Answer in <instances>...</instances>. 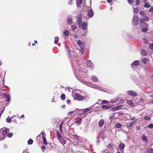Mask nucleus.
<instances>
[{"label":"nucleus","instance_id":"obj_1","mask_svg":"<svg viewBox=\"0 0 153 153\" xmlns=\"http://www.w3.org/2000/svg\"><path fill=\"white\" fill-rule=\"evenodd\" d=\"M87 85L90 86L94 88L97 89V90L102 91L103 90V88L99 86H97L95 85L92 84L90 82H87L85 84Z\"/></svg>","mask_w":153,"mask_h":153},{"label":"nucleus","instance_id":"obj_2","mask_svg":"<svg viewBox=\"0 0 153 153\" xmlns=\"http://www.w3.org/2000/svg\"><path fill=\"white\" fill-rule=\"evenodd\" d=\"M45 134V133L44 131H42L41 133L39 134V135H38L37 137V138L38 139L40 137H42L43 139V142L44 143L45 145H47V143L46 140V139L45 137H44V134Z\"/></svg>","mask_w":153,"mask_h":153},{"label":"nucleus","instance_id":"obj_3","mask_svg":"<svg viewBox=\"0 0 153 153\" xmlns=\"http://www.w3.org/2000/svg\"><path fill=\"white\" fill-rule=\"evenodd\" d=\"M138 16L137 15H134L132 21V24L134 25H137L138 22Z\"/></svg>","mask_w":153,"mask_h":153},{"label":"nucleus","instance_id":"obj_4","mask_svg":"<svg viewBox=\"0 0 153 153\" xmlns=\"http://www.w3.org/2000/svg\"><path fill=\"white\" fill-rule=\"evenodd\" d=\"M127 93L129 95L131 96L136 97L137 96V92L132 90L127 91Z\"/></svg>","mask_w":153,"mask_h":153},{"label":"nucleus","instance_id":"obj_5","mask_svg":"<svg viewBox=\"0 0 153 153\" xmlns=\"http://www.w3.org/2000/svg\"><path fill=\"white\" fill-rule=\"evenodd\" d=\"M74 99L82 101L83 100L84 97L78 94H76L74 96Z\"/></svg>","mask_w":153,"mask_h":153},{"label":"nucleus","instance_id":"obj_6","mask_svg":"<svg viewBox=\"0 0 153 153\" xmlns=\"http://www.w3.org/2000/svg\"><path fill=\"white\" fill-rule=\"evenodd\" d=\"M94 14V13L91 8H90L88 10V15L89 18L92 17Z\"/></svg>","mask_w":153,"mask_h":153},{"label":"nucleus","instance_id":"obj_7","mask_svg":"<svg viewBox=\"0 0 153 153\" xmlns=\"http://www.w3.org/2000/svg\"><path fill=\"white\" fill-rule=\"evenodd\" d=\"M94 105H93L88 108H87L84 109L83 111H82V114H84L86 113L87 111H89L92 110H94L93 109V107Z\"/></svg>","mask_w":153,"mask_h":153},{"label":"nucleus","instance_id":"obj_8","mask_svg":"<svg viewBox=\"0 0 153 153\" xmlns=\"http://www.w3.org/2000/svg\"><path fill=\"white\" fill-rule=\"evenodd\" d=\"M86 65L91 68H94V64L90 60H88L86 62Z\"/></svg>","mask_w":153,"mask_h":153},{"label":"nucleus","instance_id":"obj_9","mask_svg":"<svg viewBox=\"0 0 153 153\" xmlns=\"http://www.w3.org/2000/svg\"><path fill=\"white\" fill-rule=\"evenodd\" d=\"M87 23L85 22H83L81 25V27L83 30H86L87 29Z\"/></svg>","mask_w":153,"mask_h":153},{"label":"nucleus","instance_id":"obj_10","mask_svg":"<svg viewBox=\"0 0 153 153\" xmlns=\"http://www.w3.org/2000/svg\"><path fill=\"white\" fill-rule=\"evenodd\" d=\"M137 120L135 119L133 122H130L129 123L127 124V128H129L132 127L133 124L135 123Z\"/></svg>","mask_w":153,"mask_h":153},{"label":"nucleus","instance_id":"obj_11","mask_svg":"<svg viewBox=\"0 0 153 153\" xmlns=\"http://www.w3.org/2000/svg\"><path fill=\"white\" fill-rule=\"evenodd\" d=\"M144 18H141L140 20V22L141 23H143L145 22L148 21L149 20V18L148 17L145 16Z\"/></svg>","mask_w":153,"mask_h":153},{"label":"nucleus","instance_id":"obj_12","mask_svg":"<svg viewBox=\"0 0 153 153\" xmlns=\"http://www.w3.org/2000/svg\"><path fill=\"white\" fill-rule=\"evenodd\" d=\"M77 44L80 47L81 50H82V48L83 47L84 42L81 41V40H79L77 42Z\"/></svg>","mask_w":153,"mask_h":153},{"label":"nucleus","instance_id":"obj_13","mask_svg":"<svg viewBox=\"0 0 153 153\" xmlns=\"http://www.w3.org/2000/svg\"><path fill=\"white\" fill-rule=\"evenodd\" d=\"M104 123V120L102 119H101L98 122V126L100 127H101L103 126Z\"/></svg>","mask_w":153,"mask_h":153},{"label":"nucleus","instance_id":"obj_14","mask_svg":"<svg viewBox=\"0 0 153 153\" xmlns=\"http://www.w3.org/2000/svg\"><path fill=\"white\" fill-rule=\"evenodd\" d=\"M139 61L138 60H136L134 61L132 64H131V66L132 67L134 68H133V65L135 66H137L139 64Z\"/></svg>","mask_w":153,"mask_h":153},{"label":"nucleus","instance_id":"obj_15","mask_svg":"<svg viewBox=\"0 0 153 153\" xmlns=\"http://www.w3.org/2000/svg\"><path fill=\"white\" fill-rule=\"evenodd\" d=\"M4 97L6 101H7L10 100V97L8 94H4Z\"/></svg>","mask_w":153,"mask_h":153},{"label":"nucleus","instance_id":"obj_16","mask_svg":"<svg viewBox=\"0 0 153 153\" xmlns=\"http://www.w3.org/2000/svg\"><path fill=\"white\" fill-rule=\"evenodd\" d=\"M91 79L92 80L95 82H97L99 80L97 77L94 75L92 76Z\"/></svg>","mask_w":153,"mask_h":153},{"label":"nucleus","instance_id":"obj_17","mask_svg":"<svg viewBox=\"0 0 153 153\" xmlns=\"http://www.w3.org/2000/svg\"><path fill=\"white\" fill-rule=\"evenodd\" d=\"M82 17L81 15H79L78 17V24L79 26L81 25V24L82 22Z\"/></svg>","mask_w":153,"mask_h":153},{"label":"nucleus","instance_id":"obj_18","mask_svg":"<svg viewBox=\"0 0 153 153\" xmlns=\"http://www.w3.org/2000/svg\"><path fill=\"white\" fill-rule=\"evenodd\" d=\"M125 147V144L123 143H120L118 146L119 149L122 150Z\"/></svg>","mask_w":153,"mask_h":153},{"label":"nucleus","instance_id":"obj_19","mask_svg":"<svg viewBox=\"0 0 153 153\" xmlns=\"http://www.w3.org/2000/svg\"><path fill=\"white\" fill-rule=\"evenodd\" d=\"M82 120L80 117H78L76 121V123L78 125H80L82 122Z\"/></svg>","mask_w":153,"mask_h":153},{"label":"nucleus","instance_id":"obj_20","mask_svg":"<svg viewBox=\"0 0 153 153\" xmlns=\"http://www.w3.org/2000/svg\"><path fill=\"white\" fill-rule=\"evenodd\" d=\"M9 131V129H6L4 130L2 133H1L2 135H3L4 136H6V134L7 132H8Z\"/></svg>","mask_w":153,"mask_h":153},{"label":"nucleus","instance_id":"obj_21","mask_svg":"<svg viewBox=\"0 0 153 153\" xmlns=\"http://www.w3.org/2000/svg\"><path fill=\"white\" fill-rule=\"evenodd\" d=\"M59 141L62 144H65L66 143V141L63 138H60L59 139Z\"/></svg>","mask_w":153,"mask_h":153},{"label":"nucleus","instance_id":"obj_22","mask_svg":"<svg viewBox=\"0 0 153 153\" xmlns=\"http://www.w3.org/2000/svg\"><path fill=\"white\" fill-rule=\"evenodd\" d=\"M127 103L131 107H133L134 106V104L133 102L131 100H127Z\"/></svg>","mask_w":153,"mask_h":153},{"label":"nucleus","instance_id":"obj_23","mask_svg":"<svg viewBox=\"0 0 153 153\" xmlns=\"http://www.w3.org/2000/svg\"><path fill=\"white\" fill-rule=\"evenodd\" d=\"M119 99V97H117L114 99H112L111 100V102L112 103H114L117 101Z\"/></svg>","mask_w":153,"mask_h":153},{"label":"nucleus","instance_id":"obj_24","mask_svg":"<svg viewBox=\"0 0 153 153\" xmlns=\"http://www.w3.org/2000/svg\"><path fill=\"white\" fill-rule=\"evenodd\" d=\"M142 62L144 64H146L149 62V60L146 58H143L142 59Z\"/></svg>","mask_w":153,"mask_h":153},{"label":"nucleus","instance_id":"obj_25","mask_svg":"<svg viewBox=\"0 0 153 153\" xmlns=\"http://www.w3.org/2000/svg\"><path fill=\"white\" fill-rule=\"evenodd\" d=\"M82 0H76L77 5L78 7L79 6L82 4Z\"/></svg>","mask_w":153,"mask_h":153},{"label":"nucleus","instance_id":"obj_26","mask_svg":"<svg viewBox=\"0 0 153 153\" xmlns=\"http://www.w3.org/2000/svg\"><path fill=\"white\" fill-rule=\"evenodd\" d=\"M141 54L143 56H145L147 53L146 51L144 49H142L141 51Z\"/></svg>","mask_w":153,"mask_h":153},{"label":"nucleus","instance_id":"obj_27","mask_svg":"<svg viewBox=\"0 0 153 153\" xmlns=\"http://www.w3.org/2000/svg\"><path fill=\"white\" fill-rule=\"evenodd\" d=\"M142 139L143 141L147 142L148 139L147 137L145 135H143L142 136Z\"/></svg>","mask_w":153,"mask_h":153},{"label":"nucleus","instance_id":"obj_28","mask_svg":"<svg viewBox=\"0 0 153 153\" xmlns=\"http://www.w3.org/2000/svg\"><path fill=\"white\" fill-rule=\"evenodd\" d=\"M73 22V21L72 19L70 18H68L67 20V23L69 24H71Z\"/></svg>","mask_w":153,"mask_h":153},{"label":"nucleus","instance_id":"obj_29","mask_svg":"<svg viewBox=\"0 0 153 153\" xmlns=\"http://www.w3.org/2000/svg\"><path fill=\"white\" fill-rule=\"evenodd\" d=\"M102 108L105 109H108L110 108V107L107 105H102Z\"/></svg>","mask_w":153,"mask_h":153},{"label":"nucleus","instance_id":"obj_30","mask_svg":"<svg viewBox=\"0 0 153 153\" xmlns=\"http://www.w3.org/2000/svg\"><path fill=\"white\" fill-rule=\"evenodd\" d=\"M64 35L66 36H68L69 35V33L68 30H65L63 32Z\"/></svg>","mask_w":153,"mask_h":153},{"label":"nucleus","instance_id":"obj_31","mask_svg":"<svg viewBox=\"0 0 153 153\" xmlns=\"http://www.w3.org/2000/svg\"><path fill=\"white\" fill-rule=\"evenodd\" d=\"M140 14L141 15L143 16H146V14L145 12L143 11H141L140 12Z\"/></svg>","mask_w":153,"mask_h":153},{"label":"nucleus","instance_id":"obj_32","mask_svg":"<svg viewBox=\"0 0 153 153\" xmlns=\"http://www.w3.org/2000/svg\"><path fill=\"white\" fill-rule=\"evenodd\" d=\"M33 142V140L31 139H29L28 141V144L29 145L32 144Z\"/></svg>","mask_w":153,"mask_h":153},{"label":"nucleus","instance_id":"obj_33","mask_svg":"<svg viewBox=\"0 0 153 153\" xmlns=\"http://www.w3.org/2000/svg\"><path fill=\"white\" fill-rule=\"evenodd\" d=\"M9 116H8V117L6 119V121L8 123H10L11 122V118L9 117Z\"/></svg>","mask_w":153,"mask_h":153},{"label":"nucleus","instance_id":"obj_34","mask_svg":"<svg viewBox=\"0 0 153 153\" xmlns=\"http://www.w3.org/2000/svg\"><path fill=\"white\" fill-rule=\"evenodd\" d=\"M61 98L62 100H64L65 98V95L64 94H62L61 96Z\"/></svg>","mask_w":153,"mask_h":153},{"label":"nucleus","instance_id":"obj_35","mask_svg":"<svg viewBox=\"0 0 153 153\" xmlns=\"http://www.w3.org/2000/svg\"><path fill=\"white\" fill-rule=\"evenodd\" d=\"M150 7V5L148 4V3H145L144 4V7L146 8H149Z\"/></svg>","mask_w":153,"mask_h":153},{"label":"nucleus","instance_id":"obj_36","mask_svg":"<svg viewBox=\"0 0 153 153\" xmlns=\"http://www.w3.org/2000/svg\"><path fill=\"white\" fill-rule=\"evenodd\" d=\"M59 40V38L58 37L56 36L55 37L54 39V42L55 43H56L58 42Z\"/></svg>","mask_w":153,"mask_h":153},{"label":"nucleus","instance_id":"obj_37","mask_svg":"<svg viewBox=\"0 0 153 153\" xmlns=\"http://www.w3.org/2000/svg\"><path fill=\"white\" fill-rule=\"evenodd\" d=\"M148 29L144 27L141 30L143 32H146L147 31Z\"/></svg>","mask_w":153,"mask_h":153},{"label":"nucleus","instance_id":"obj_38","mask_svg":"<svg viewBox=\"0 0 153 153\" xmlns=\"http://www.w3.org/2000/svg\"><path fill=\"white\" fill-rule=\"evenodd\" d=\"M121 125L119 123H118L115 125L116 127L117 128H120L121 127Z\"/></svg>","mask_w":153,"mask_h":153},{"label":"nucleus","instance_id":"obj_39","mask_svg":"<svg viewBox=\"0 0 153 153\" xmlns=\"http://www.w3.org/2000/svg\"><path fill=\"white\" fill-rule=\"evenodd\" d=\"M144 119L145 120H146L149 121L150 120V117L148 116H145L144 117Z\"/></svg>","mask_w":153,"mask_h":153},{"label":"nucleus","instance_id":"obj_40","mask_svg":"<svg viewBox=\"0 0 153 153\" xmlns=\"http://www.w3.org/2000/svg\"><path fill=\"white\" fill-rule=\"evenodd\" d=\"M111 110L112 111H115L118 110V109L117 107H116L115 108H112Z\"/></svg>","mask_w":153,"mask_h":153},{"label":"nucleus","instance_id":"obj_41","mask_svg":"<svg viewBox=\"0 0 153 153\" xmlns=\"http://www.w3.org/2000/svg\"><path fill=\"white\" fill-rule=\"evenodd\" d=\"M73 136L75 139L77 140H78L79 139V136L76 135H74Z\"/></svg>","mask_w":153,"mask_h":153},{"label":"nucleus","instance_id":"obj_42","mask_svg":"<svg viewBox=\"0 0 153 153\" xmlns=\"http://www.w3.org/2000/svg\"><path fill=\"white\" fill-rule=\"evenodd\" d=\"M108 103V101H107L105 100H103L102 101L101 103L102 104H104L105 103Z\"/></svg>","mask_w":153,"mask_h":153},{"label":"nucleus","instance_id":"obj_43","mask_svg":"<svg viewBox=\"0 0 153 153\" xmlns=\"http://www.w3.org/2000/svg\"><path fill=\"white\" fill-rule=\"evenodd\" d=\"M71 27L72 28V29L74 30L77 28L76 27L75 25H72L71 26Z\"/></svg>","mask_w":153,"mask_h":153},{"label":"nucleus","instance_id":"obj_44","mask_svg":"<svg viewBox=\"0 0 153 153\" xmlns=\"http://www.w3.org/2000/svg\"><path fill=\"white\" fill-rule=\"evenodd\" d=\"M150 48L153 51V43H151L150 45Z\"/></svg>","mask_w":153,"mask_h":153},{"label":"nucleus","instance_id":"obj_45","mask_svg":"<svg viewBox=\"0 0 153 153\" xmlns=\"http://www.w3.org/2000/svg\"><path fill=\"white\" fill-rule=\"evenodd\" d=\"M148 127L149 128H153V124H150L148 126Z\"/></svg>","mask_w":153,"mask_h":153},{"label":"nucleus","instance_id":"obj_46","mask_svg":"<svg viewBox=\"0 0 153 153\" xmlns=\"http://www.w3.org/2000/svg\"><path fill=\"white\" fill-rule=\"evenodd\" d=\"M57 137H58V139H60V138H61V136L60 135V134L59 133H58L57 134Z\"/></svg>","mask_w":153,"mask_h":153},{"label":"nucleus","instance_id":"obj_47","mask_svg":"<svg viewBox=\"0 0 153 153\" xmlns=\"http://www.w3.org/2000/svg\"><path fill=\"white\" fill-rule=\"evenodd\" d=\"M129 4H131L133 3V0H127Z\"/></svg>","mask_w":153,"mask_h":153},{"label":"nucleus","instance_id":"obj_48","mask_svg":"<svg viewBox=\"0 0 153 153\" xmlns=\"http://www.w3.org/2000/svg\"><path fill=\"white\" fill-rule=\"evenodd\" d=\"M149 11L152 12H153V6L151 7L149 10Z\"/></svg>","mask_w":153,"mask_h":153},{"label":"nucleus","instance_id":"obj_49","mask_svg":"<svg viewBox=\"0 0 153 153\" xmlns=\"http://www.w3.org/2000/svg\"><path fill=\"white\" fill-rule=\"evenodd\" d=\"M144 101V100L142 98H141L140 99L139 101H138L139 102H143Z\"/></svg>","mask_w":153,"mask_h":153},{"label":"nucleus","instance_id":"obj_50","mask_svg":"<svg viewBox=\"0 0 153 153\" xmlns=\"http://www.w3.org/2000/svg\"><path fill=\"white\" fill-rule=\"evenodd\" d=\"M138 9L137 8H134V12L136 13L138 12Z\"/></svg>","mask_w":153,"mask_h":153},{"label":"nucleus","instance_id":"obj_51","mask_svg":"<svg viewBox=\"0 0 153 153\" xmlns=\"http://www.w3.org/2000/svg\"><path fill=\"white\" fill-rule=\"evenodd\" d=\"M13 135V134L12 133H9L8 134V137H12V136Z\"/></svg>","mask_w":153,"mask_h":153},{"label":"nucleus","instance_id":"obj_52","mask_svg":"<svg viewBox=\"0 0 153 153\" xmlns=\"http://www.w3.org/2000/svg\"><path fill=\"white\" fill-rule=\"evenodd\" d=\"M41 149L43 152L44 151V150L45 149V146H42L41 147Z\"/></svg>","mask_w":153,"mask_h":153},{"label":"nucleus","instance_id":"obj_53","mask_svg":"<svg viewBox=\"0 0 153 153\" xmlns=\"http://www.w3.org/2000/svg\"><path fill=\"white\" fill-rule=\"evenodd\" d=\"M124 102V100H121L120 101V104H123V103Z\"/></svg>","mask_w":153,"mask_h":153},{"label":"nucleus","instance_id":"obj_54","mask_svg":"<svg viewBox=\"0 0 153 153\" xmlns=\"http://www.w3.org/2000/svg\"><path fill=\"white\" fill-rule=\"evenodd\" d=\"M136 4L137 5L139 4L140 3V0H136Z\"/></svg>","mask_w":153,"mask_h":153},{"label":"nucleus","instance_id":"obj_55","mask_svg":"<svg viewBox=\"0 0 153 153\" xmlns=\"http://www.w3.org/2000/svg\"><path fill=\"white\" fill-rule=\"evenodd\" d=\"M1 135H2L1 133L0 132V140H2L3 139V137Z\"/></svg>","mask_w":153,"mask_h":153},{"label":"nucleus","instance_id":"obj_56","mask_svg":"<svg viewBox=\"0 0 153 153\" xmlns=\"http://www.w3.org/2000/svg\"><path fill=\"white\" fill-rule=\"evenodd\" d=\"M117 107L118 109H119L121 108H122V105H120Z\"/></svg>","mask_w":153,"mask_h":153},{"label":"nucleus","instance_id":"obj_57","mask_svg":"<svg viewBox=\"0 0 153 153\" xmlns=\"http://www.w3.org/2000/svg\"><path fill=\"white\" fill-rule=\"evenodd\" d=\"M18 117L19 119H21V118H24L25 117V116L24 115H22L21 116Z\"/></svg>","mask_w":153,"mask_h":153},{"label":"nucleus","instance_id":"obj_58","mask_svg":"<svg viewBox=\"0 0 153 153\" xmlns=\"http://www.w3.org/2000/svg\"><path fill=\"white\" fill-rule=\"evenodd\" d=\"M67 104H69L71 103V101L70 100H67Z\"/></svg>","mask_w":153,"mask_h":153},{"label":"nucleus","instance_id":"obj_59","mask_svg":"<svg viewBox=\"0 0 153 153\" xmlns=\"http://www.w3.org/2000/svg\"><path fill=\"white\" fill-rule=\"evenodd\" d=\"M28 151L27 150H23V153H26V152L28 153Z\"/></svg>","mask_w":153,"mask_h":153},{"label":"nucleus","instance_id":"obj_60","mask_svg":"<svg viewBox=\"0 0 153 153\" xmlns=\"http://www.w3.org/2000/svg\"><path fill=\"white\" fill-rule=\"evenodd\" d=\"M73 112H74L73 111H72L68 112V115L69 116L70 114H73Z\"/></svg>","mask_w":153,"mask_h":153},{"label":"nucleus","instance_id":"obj_61","mask_svg":"<svg viewBox=\"0 0 153 153\" xmlns=\"http://www.w3.org/2000/svg\"><path fill=\"white\" fill-rule=\"evenodd\" d=\"M149 152V153H153V149H151Z\"/></svg>","mask_w":153,"mask_h":153},{"label":"nucleus","instance_id":"obj_62","mask_svg":"<svg viewBox=\"0 0 153 153\" xmlns=\"http://www.w3.org/2000/svg\"><path fill=\"white\" fill-rule=\"evenodd\" d=\"M62 126L61 125H59V129L60 130V131H62Z\"/></svg>","mask_w":153,"mask_h":153},{"label":"nucleus","instance_id":"obj_63","mask_svg":"<svg viewBox=\"0 0 153 153\" xmlns=\"http://www.w3.org/2000/svg\"><path fill=\"white\" fill-rule=\"evenodd\" d=\"M131 120H134V119H135V117H133L132 118H131Z\"/></svg>","mask_w":153,"mask_h":153},{"label":"nucleus","instance_id":"obj_64","mask_svg":"<svg viewBox=\"0 0 153 153\" xmlns=\"http://www.w3.org/2000/svg\"><path fill=\"white\" fill-rule=\"evenodd\" d=\"M112 0H107V2L110 3L111 2Z\"/></svg>","mask_w":153,"mask_h":153}]
</instances>
